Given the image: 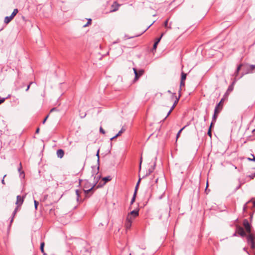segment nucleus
I'll return each mask as SVG.
<instances>
[{
	"mask_svg": "<svg viewBox=\"0 0 255 255\" xmlns=\"http://www.w3.org/2000/svg\"><path fill=\"white\" fill-rule=\"evenodd\" d=\"M101 176L100 175L97 176V180L95 182V183L92 185L90 182H89L88 180H85L84 181V191L86 195H87L89 193L91 192L92 194L94 192V187L96 186L98 180L100 178Z\"/></svg>",
	"mask_w": 255,
	"mask_h": 255,
	"instance_id": "nucleus-1",
	"label": "nucleus"
},
{
	"mask_svg": "<svg viewBox=\"0 0 255 255\" xmlns=\"http://www.w3.org/2000/svg\"><path fill=\"white\" fill-rule=\"evenodd\" d=\"M247 240L248 244L250 246L252 249H255V235L252 233L247 236Z\"/></svg>",
	"mask_w": 255,
	"mask_h": 255,
	"instance_id": "nucleus-2",
	"label": "nucleus"
},
{
	"mask_svg": "<svg viewBox=\"0 0 255 255\" xmlns=\"http://www.w3.org/2000/svg\"><path fill=\"white\" fill-rule=\"evenodd\" d=\"M134 219V217H132L131 215L128 214L125 223V227L127 230L130 228L132 221Z\"/></svg>",
	"mask_w": 255,
	"mask_h": 255,
	"instance_id": "nucleus-3",
	"label": "nucleus"
},
{
	"mask_svg": "<svg viewBox=\"0 0 255 255\" xmlns=\"http://www.w3.org/2000/svg\"><path fill=\"white\" fill-rule=\"evenodd\" d=\"M243 225L246 229L247 232L250 234H252L251 233V225L249 223L248 220L247 219H245L243 221Z\"/></svg>",
	"mask_w": 255,
	"mask_h": 255,
	"instance_id": "nucleus-4",
	"label": "nucleus"
},
{
	"mask_svg": "<svg viewBox=\"0 0 255 255\" xmlns=\"http://www.w3.org/2000/svg\"><path fill=\"white\" fill-rule=\"evenodd\" d=\"M134 73L135 74V77L134 80L135 81L139 79V78L143 75L144 73L143 70H140L137 71L135 68H133Z\"/></svg>",
	"mask_w": 255,
	"mask_h": 255,
	"instance_id": "nucleus-5",
	"label": "nucleus"
},
{
	"mask_svg": "<svg viewBox=\"0 0 255 255\" xmlns=\"http://www.w3.org/2000/svg\"><path fill=\"white\" fill-rule=\"evenodd\" d=\"M24 198L25 196H17L15 204L18 206H21L23 203Z\"/></svg>",
	"mask_w": 255,
	"mask_h": 255,
	"instance_id": "nucleus-6",
	"label": "nucleus"
},
{
	"mask_svg": "<svg viewBox=\"0 0 255 255\" xmlns=\"http://www.w3.org/2000/svg\"><path fill=\"white\" fill-rule=\"evenodd\" d=\"M237 231L240 236L242 237H247V235L244 230L241 227H238L237 228Z\"/></svg>",
	"mask_w": 255,
	"mask_h": 255,
	"instance_id": "nucleus-7",
	"label": "nucleus"
},
{
	"mask_svg": "<svg viewBox=\"0 0 255 255\" xmlns=\"http://www.w3.org/2000/svg\"><path fill=\"white\" fill-rule=\"evenodd\" d=\"M120 5H121L119 4L117 2L115 1L111 6L112 9L111 10V11L114 12L118 10Z\"/></svg>",
	"mask_w": 255,
	"mask_h": 255,
	"instance_id": "nucleus-8",
	"label": "nucleus"
},
{
	"mask_svg": "<svg viewBox=\"0 0 255 255\" xmlns=\"http://www.w3.org/2000/svg\"><path fill=\"white\" fill-rule=\"evenodd\" d=\"M224 99L222 98L220 102L218 104H217V105L215 107V109H217V111L221 112L223 109V103L224 102Z\"/></svg>",
	"mask_w": 255,
	"mask_h": 255,
	"instance_id": "nucleus-9",
	"label": "nucleus"
},
{
	"mask_svg": "<svg viewBox=\"0 0 255 255\" xmlns=\"http://www.w3.org/2000/svg\"><path fill=\"white\" fill-rule=\"evenodd\" d=\"M173 96L174 97H176V100L175 101L173 105H172V106L171 107V108H170V110H171V112L173 111V110L174 109L175 107L176 106V104H177V103L179 101V100L180 99V94H179V96L178 98L176 97V94L175 93H173Z\"/></svg>",
	"mask_w": 255,
	"mask_h": 255,
	"instance_id": "nucleus-10",
	"label": "nucleus"
},
{
	"mask_svg": "<svg viewBox=\"0 0 255 255\" xmlns=\"http://www.w3.org/2000/svg\"><path fill=\"white\" fill-rule=\"evenodd\" d=\"M56 154L58 157L62 158L64 155V152L63 149H59L57 150Z\"/></svg>",
	"mask_w": 255,
	"mask_h": 255,
	"instance_id": "nucleus-11",
	"label": "nucleus"
},
{
	"mask_svg": "<svg viewBox=\"0 0 255 255\" xmlns=\"http://www.w3.org/2000/svg\"><path fill=\"white\" fill-rule=\"evenodd\" d=\"M128 215H131L132 217L135 218L139 215V210L138 209L133 210L129 213Z\"/></svg>",
	"mask_w": 255,
	"mask_h": 255,
	"instance_id": "nucleus-12",
	"label": "nucleus"
},
{
	"mask_svg": "<svg viewBox=\"0 0 255 255\" xmlns=\"http://www.w3.org/2000/svg\"><path fill=\"white\" fill-rule=\"evenodd\" d=\"M235 81H234L232 85H230L229 87H228V88L227 89V92H226V94L225 95H229L230 94V93H231L234 89V84H235Z\"/></svg>",
	"mask_w": 255,
	"mask_h": 255,
	"instance_id": "nucleus-13",
	"label": "nucleus"
},
{
	"mask_svg": "<svg viewBox=\"0 0 255 255\" xmlns=\"http://www.w3.org/2000/svg\"><path fill=\"white\" fill-rule=\"evenodd\" d=\"M220 111H217V109L214 110V113L212 117V121L213 122H214V123H216L217 118L218 117V114L220 113Z\"/></svg>",
	"mask_w": 255,
	"mask_h": 255,
	"instance_id": "nucleus-14",
	"label": "nucleus"
},
{
	"mask_svg": "<svg viewBox=\"0 0 255 255\" xmlns=\"http://www.w3.org/2000/svg\"><path fill=\"white\" fill-rule=\"evenodd\" d=\"M246 67L248 70V71L247 72H246V73L252 72L255 69V65H247Z\"/></svg>",
	"mask_w": 255,
	"mask_h": 255,
	"instance_id": "nucleus-15",
	"label": "nucleus"
},
{
	"mask_svg": "<svg viewBox=\"0 0 255 255\" xmlns=\"http://www.w3.org/2000/svg\"><path fill=\"white\" fill-rule=\"evenodd\" d=\"M44 245H45L44 242H43L41 243L40 249L41 253L43 254V255H46V253H45L44 250Z\"/></svg>",
	"mask_w": 255,
	"mask_h": 255,
	"instance_id": "nucleus-16",
	"label": "nucleus"
},
{
	"mask_svg": "<svg viewBox=\"0 0 255 255\" xmlns=\"http://www.w3.org/2000/svg\"><path fill=\"white\" fill-rule=\"evenodd\" d=\"M13 19V18H12V16H11L10 15L9 16H6L4 18V23H6V24H7L12 19Z\"/></svg>",
	"mask_w": 255,
	"mask_h": 255,
	"instance_id": "nucleus-17",
	"label": "nucleus"
},
{
	"mask_svg": "<svg viewBox=\"0 0 255 255\" xmlns=\"http://www.w3.org/2000/svg\"><path fill=\"white\" fill-rule=\"evenodd\" d=\"M242 66H244V65H243V64H240V65H239L237 67V68L236 71V72H235V73L236 78H237V77H238V73H239V72L240 71V70H241V67H242Z\"/></svg>",
	"mask_w": 255,
	"mask_h": 255,
	"instance_id": "nucleus-18",
	"label": "nucleus"
},
{
	"mask_svg": "<svg viewBox=\"0 0 255 255\" xmlns=\"http://www.w3.org/2000/svg\"><path fill=\"white\" fill-rule=\"evenodd\" d=\"M111 179H112V178L110 176L105 177L103 178V180L104 181L105 184L107 182L111 180Z\"/></svg>",
	"mask_w": 255,
	"mask_h": 255,
	"instance_id": "nucleus-19",
	"label": "nucleus"
},
{
	"mask_svg": "<svg viewBox=\"0 0 255 255\" xmlns=\"http://www.w3.org/2000/svg\"><path fill=\"white\" fill-rule=\"evenodd\" d=\"M186 75L187 74L182 71L181 72V81H184L186 78Z\"/></svg>",
	"mask_w": 255,
	"mask_h": 255,
	"instance_id": "nucleus-20",
	"label": "nucleus"
},
{
	"mask_svg": "<svg viewBox=\"0 0 255 255\" xmlns=\"http://www.w3.org/2000/svg\"><path fill=\"white\" fill-rule=\"evenodd\" d=\"M18 10L17 8L14 9L13 12H12L11 14L10 15L11 16H12V18H13V17L15 16V15L18 13Z\"/></svg>",
	"mask_w": 255,
	"mask_h": 255,
	"instance_id": "nucleus-21",
	"label": "nucleus"
},
{
	"mask_svg": "<svg viewBox=\"0 0 255 255\" xmlns=\"http://www.w3.org/2000/svg\"><path fill=\"white\" fill-rule=\"evenodd\" d=\"M125 131V129L124 128H122L119 132L115 135V137H118L121 135Z\"/></svg>",
	"mask_w": 255,
	"mask_h": 255,
	"instance_id": "nucleus-22",
	"label": "nucleus"
},
{
	"mask_svg": "<svg viewBox=\"0 0 255 255\" xmlns=\"http://www.w3.org/2000/svg\"><path fill=\"white\" fill-rule=\"evenodd\" d=\"M135 196H136V191H134L133 196L131 200V201H130L131 204H132L133 203V202L135 201Z\"/></svg>",
	"mask_w": 255,
	"mask_h": 255,
	"instance_id": "nucleus-23",
	"label": "nucleus"
},
{
	"mask_svg": "<svg viewBox=\"0 0 255 255\" xmlns=\"http://www.w3.org/2000/svg\"><path fill=\"white\" fill-rule=\"evenodd\" d=\"M76 195H77V201H79L80 195L79 191V190L78 189L76 190Z\"/></svg>",
	"mask_w": 255,
	"mask_h": 255,
	"instance_id": "nucleus-24",
	"label": "nucleus"
},
{
	"mask_svg": "<svg viewBox=\"0 0 255 255\" xmlns=\"http://www.w3.org/2000/svg\"><path fill=\"white\" fill-rule=\"evenodd\" d=\"M185 128V127H184L183 128H182L181 129H180L179 130V131L178 132L177 135H176V140L178 138V137H179L180 136V133L181 132V131L183 130V129H184V128Z\"/></svg>",
	"mask_w": 255,
	"mask_h": 255,
	"instance_id": "nucleus-25",
	"label": "nucleus"
},
{
	"mask_svg": "<svg viewBox=\"0 0 255 255\" xmlns=\"http://www.w3.org/2000/svg\"><path fill=\"white\" fill-rule=\"evenodd\" d=\"M180 88L179 92H180L181 91V87H184L185 86V82L183 81H180Z\"/></svg>",
	"mask_w": 255,
	"mask_h": 255,
	"instance_id": "nucleus-26",
	"label": "nucleus"
},
{
	"mask_svg": "<svg viewBox=\"0 0 255 255\" xmlns=\"http://www.w3.org/2000/svg\"><path fill=\"white\" fill-rule=\"evenodd\" d=\"M91 21H92L91 19H90V18L89 19L87 23L84 25V27H86V26H88L89 25H90L91 23Z\"/></svg>",
	"mask_w": 255,
	"mask_h": 255,
	"instance_id": "nucleus-27",
	"label": "nucleus"
},
{
	"mask_svg": "<svg viewBox=\"0 0 255 255\" xmlns=\"http://www.w3.org/2000/svg\"><path fill=\"white\" fill-rule=\"evenodd\" d=\"M99 152H100V149H99L96 153V156H97L98 157V160H97V161H98V163H99V160H100V156H99Z\"/></svg>",
	"mask_w": 255,
	"mask_h": 255,
	"instance_id": "nucleus-28",
	"label": "nucleus"
},
{
	"mask_svg": "<svg viewBox=\"0 0 255 255\" xmlns=\"http://www.w3.org/2000/svg\"><path fill=\"white\" fill-rule=\"evenodd\" d=\"M34 207H35V210H37V206H38V205L39 204L38 202L36 201V200H34Z\"/></svg>",
	"mask_w": 255,
	"mask_h": 255,
	"instance_id": "nucleus-29",
	"label": "nucleus"
},
{
	"mask_svg": "<svg viewBox=\"0 0 255 255\" xmlns=\"http://www.w3.org/2000/svg\"><path fill=\"white\" fill-rule=\"evenodd\" d=\"M153 168L149 169L148 172L146 173V176H147L149 175L150 173H151L153 172Z\"/></svg>",
	"mask_w": 255,
	"mask_h": 255,
	"instance_id": "nucleus-30",
	"label": "nucleus"
},
{
	"mask_svg": "<svg viewBox=\"0 0 255 255\" xmlns=\"http://www.w3.org/2000/svg\"><path fill=\"white\" fill-rule=\"evenodd\" d=\"M16 213V211H14L13 212V213H12V218H11V220H10V223H11L13 222V218H14V216L15 215Z\"/></svg>",
	"mask_w": 255,
	"mask_h": 255,
	"instance_id": "nucleus-31",
	"label": "nucleus"
},
{
	"mask_svg": "<svg viewBox=\"0 0 255 255\" xmlns=\"http://www.w3.org/2000/svg\"><path fill=\"white\" fill-rule=\"evenodd\" d=\"M7 98H8V97H6V98H2L0 99V104H2V103H3L5 101V100L6 99H7Z\"/></svg>",
	"mask_w": 255,
	"mask_h": 255,
	"instance_id": "nucleus-32",
	"label": "nucleus"
},
{
	"mask_svg": "<svg viewBox=\"0 0 255 255\" xmlns=\"http://www.w3.org/2000/svg\"><path fill=\"white\" fill-rule=\"evenodd\" d=\"M163 35V34L162 33L160 37L156 38L155 42H156L157 43H159V41H160V40L161 39V37H162Z\"/></svg>",
	"mask_w": 255,
	"mask_h": 255,
	"instance_id": "nucleus-33",
	"label": "nucleus"
},
{
	"mask_svg": "<svg viewBox=\"0 0 255 255\" xmlns=\"http://www.w3.org/2000/svg\"><path fill=\"white\" fill-rule=\"evenodd\" d=\"M251 201H252V200H250V201H249L248 203H247L245 205H244V207H243V210H244V211H245L246 210L247 208V204L248 203H250V202H251Z\"/></svg>",
	"mask_w": 255,
	"mask_h": 255,
	"instance_id": "nucleus-34",
	"label": "nucleus"
},
{
	"mask_svg": "<svg viewBox=\"0 0 255 255\" xmlns=\"http://www.w3.org/2000/svg\"><path fill=\"white\" fill-rule=\"evenodd\" d=\"M207 134H208V135L209 136L211 137V136H212V132H211V128H209Z\"/></svg>",
	"mask_w": 255,
	"mask_h": 255,
	"instance_id": "nucleus-35",
	"label": "nucleus"
},
{
	"mask_svg": "<svg viewBox=\"0 0 255 255\" xmlns=\"http://www.w3.org/2000/svg\"><path fill=\"white\" fill-rule=\"evenodd\" d=\"M252 156L253 157V158H248V159L250 161H255V157L254 154H252Z\"/></svg>",
	"mask_w": 255,
	"mask_h": 255,
	"instance_id": "nucleus-36",
	"label": "nucleus"
},
{
	"mask_svg": "<svg viewBox=\"0 0 255 255\" xmlns=\"http://www.w3.org/2000/svg\"><path fill=\"white\" fill-rule=\"evenodd\" d=\"M249 177L251 179H253L255 177V172L251 175H249Z\"/></svg>",
	"mask_w": 255,
	"mask_h": 255,
	"instance_id": "nucleus-37",
	"label": "nucleus"
},
{
	"mask_svg": "<svg viewBox=\"0 0 255 255\" xmlns=\"http://www.w3.org/2000/svg\"><path fill=\"white\" fill-rule=\"evenodd\" d=\"M168 19L166 20L165 21V22H164V26H165L166 28H168V26H167V25H168Z\"/></svg>",
	"mask_w": 255,
	"mask_h": 255,
	"instance_id": "nucleus-38",
	"label": "nucleus"
},
{
	"mask_svg": "<svg viewBox=\"0 0 255 255\" xmlns=\"http://www.w3.org/2000/svg\"><path fill=\"white\" fill-rule=\"evenodd\" d=\"M158 43L156 42H155L154 44H153V49H156V47H157V46L158 45Z\"/></svg>",
	"mask_w": 255,
	"mask_h": 255,
	"instance_id": "nucleus-39",
	"label": "nucleus"
},
{
	"mask_svg": "<svg viewBox=\"0 0 255 255\" xmlns=\"http://www.w3.org/2000/svg\"><path fill=\"white\" fill-rule=\"evenodd\" d=\"M100 132L103 134L105 133V131L104 129L102 127H100Z\"/></svg>",
	"mask_w": 255,
	"mask_h": 255,
	"instance_id": "nucleus-40",
	"label": "nucleus"
},
{
	"mask_svg": "<svg viewBox=\"0 0 255 255\" xmlns=\"http://www.w3.org/2000/svg\"><path fill=\"white\" fill-rule=\"evenodd\" d=\"M32 83H33V82H31L29 83V84L27 86V88H26V90H25V91H28V90L29 89V88H30V85H31Z\"/></svg>",
	"mask_w": 255,
	"mask_h": 255,
	"instance_id": "nucleus-41",
	"label": "nucleus"
},
{
	"mask_svg": "<svg viewBox=\"0 0 255 255\" xmlns=\"http://www.w3.org/2000/svg\"><path fill=\"white\" fill-rule=\"evenodd\" d=\"M20 207H21V206H18V205H16V208H15V209H14V211H16V212L17 213V211H18V210L19 209V208H20Z\"/></svg>",
	"mask_w": 255,
	"mask_h": 255,
	"instance_id": "nucleus-42",
	"label": "nucleus"
},
{
	"mask_svg": "<svg viewBox=\"0 0 255 255\" xmlns=\"http://www.w3.org/2000/svg\"><path fill=\"white\" fill-rule=\"evenodd\" d=\"M48 116H48V115H47V116L45 118V119L43 120V122H42V123H43V124H44V123H45V122H46V121L47 120V118H48Z\"/></svg>",
	"mask_w": 255,
	"mask_h": 255,
	"instance_id": "nucleus-43",
	"label": "nucleus"
},
{
	"mask_svg": "<svg viewBox=\"0 0 255 255\" xmlns=\"http://www.w3.org/2000/svg\"><path fill=\"white\" fill-rule=\"evenodd\" d=\"M57 111V110L56 109V108H52V109H51V110H50V113L53 112H54V111Z\"/></svg>",
	"mask_w": 255,
	"mask_h": 255,
	"instance_id": "nucleus-44",
	"label": "nucleus"
},
{
	"mask_svg": "<svg viewBox=\"0 0 255 255\" xmlns=\"http://www.w3.org/2000/svg\"><path fill=\"white\" fill-rule=\"evenodd\" d=\"M171 110H169V112H168L167 113V116H166V117L165 118V119L167 118V117L171 114Z\"/></svg>",
	"mask_w": 255,
	"mask_h": 255,
	"instance_id": "nucleus-45",
	"label": "nucleus"
},
{
	"mask_svg": "<svg viewBox=\"0 0 255 255\" xmlns=\"http://www.w3.org/2000/svg\"><path fill=\"white\" fill-rule=\"evenodd\" d=\"M6 176V175H4L3 176V178L2 179V180H1V183L2 184L4 185L5 184V182H4V178Z\"/></svg>",
	"mask_w": 255,
	"mask_h": 255,
	"instance_id": "nucleus-46",
	"label": "nucleus"
},
{
	"mask_svg": "<svg viewBox=\"0 0 255 255\" xmlns=\"http://www.w3.org/2000/svg\"><path fill=\"white\" fill-rule=\"evenodd\" d=\"M215 123H214V122H213V121H212L211 124H210V126L209 127V128H212V127L213 126V125L215 124Z\"/></svg>",
	"mask_w": 255,
	"mask_h": 255,
	"instance_id": "nucleus-47",
	"label": "nucleus"
},
{
	"mask_svg": "<svg viewBox=\"0 0 255 255\" xmlns=\"http://www.w3.org/2000/svg\"><path fill=\"white\" fill-rule=\"evenodd\" d=\"M141 162H142V157H141V158H140V165H139V169H141Z\"/></svg>",
	"mask_w": 255,
	"mask_h": 255,
	"instance_id": "nucleus-48",
	"label": "nucleus"
},
{
	"mask_svg": "<svg viewBox=\"0 0 255 255\" xmlns=\"http://www.w3.org/2000/svg\"><path fill=\"white\" fill-rule=\"evenodd\" d=\"M117 137H115V135L110 138L111 140H113L114 139L117 138Z\"/></svg>",
	"mask_w": 255,
	"mask_h": 255,
	"instance_id": "nucleus-49",
	"label": "nucleus"
},
{
	"mask_svg": "<svg viewBox=\"0 0 255 255\" xmlns=\"http://www.w3.org/2000/svg\"><path fill=\"white\" fill-rule=\"evenodd\" d=\"M253 208H254L255 207V201H253Z\"/></svg>",
	"mask_w": 255,
	"mask_h": 255,
	"instance_id": "nucleus-50",
	"label": "nucleus"
},
{
	"mask_svg": "<svg viewBox=\"0 0 255 255\" xmlns=\"http://www.w3.org/2000/svg\"><path fill=\"white\" fill-rule=\"evenodd\" d=\"M39 128H37L36 130V133H38L39 132Z\"/></svg>",
	"mask_w": 255,
	"mask_h": 255,
	"instance_id": "nucleus-51",
	"label": "nucleus"
},
{
	"mask_svg": "<svg viewBox=\"0 0 255 255\" xmlns=\"http://www.w3.org/2000/svg\"><path fill=\"white\" fill-rule=\"evenodd\" d=\"M120 42L119 40H117L116 41H115L113 42V44L117 43Z\"/></svg>",
	"mask_w": 255,
	"mask_h": 255,
	"instance_id": "nucleus-52",
	"label": "nucleus"
},
{
	"mask_svg": "<svg viewBox=\"0 0 255 255\" xmlns=\"http://www.w3.org/2000/svg\"><path fill=\"white\" fill-rule=\"evenodd\" d=\"M20 167H19V168H18V171H19V172H20L21 168V163H20Z\"/></svg>",
	"mask_w": 255,
	"mask_h": 255,
	"instance_id": "nucleus-53",
	"label": "nucleus"
},
{
	"mask_svg": "<svg viewBox=\"0 0 255 255\" xmlns=\"http://www.w3.org/2000/svg\"><path fill=\"white\" fill-rule=\"evenodd\" d=\"M140 180H141V179H140V178H139V180H138V182H137V184H136V185H139V182H140Z\"/></svg>",
	"mask_w": 255,
	"mask_h": 255,
	"instance_id": "nucleus-54",
	"label": "nucleus"
},
{
	"mask_svg": "<svg viewBox=\"0 0 255 255\" xmlns=\"http://www.w3.org/2000/svg\"><path fill=\"white\" fill-rule=\"evenodd\" d=\"M138 186V185H136L135 189V191H137V189Z\"/></svg>",
	"mask_w": 255,
	"mask_h": 255,
	"instance_id": "nucleus-55",
	"label": "nucleus"
},
{
	"mask_svg": "<svg viewBox=\"0 0 255 255\" xmlns=\"http://www.w3.org/2000/svg\"><path fill=\"white\" fill-rule=\"evenodd\" d=\"M253 133H254V135H255V129H254L253 130Z\"/></svg>",
	"mask_w": 255,
	"mask_h": 255,
	"instance_id": "nucleus-56",
	"label": "nucleus"
},
{
	"mask_svg": "<svg viewBox=\"0 0 255 255\" xmlns=\"http://www.w3.org/2000/svg\"><path fill=\"white\" fill-rule=\"evenodd\" d=\"M168 93H170V94H171V93H171V91H170V90H168Z\"/></svg>",
	"mask_w": 255,
	"mask_h": 255,
	"instance_id": "nucleus-57",
	"label": "nucleus"
},
{
	"mask_svg": "<svg viewBox=\"0 0 255 255\" xmlns=\"http://www.w3.org/2000/svg\"><path fill=\"white\" fill-rule=\"evenodd\" d=\"M99 167L98 166L97 168V170L98 171L99 170Z\"/></svg>",
	"mask_w": 255,
	"mask_h": 255,
	"instance_id": "nucleus-58",
	"label": "nucleus"
},
{
	"mask_svg": "<svg viewBox=\"0 0 255 255\" xmlns=\"http://www.w3.org/2000/svg\"><path fill=\"white\" fill-rule=\"evenodd\" d=\"M86 114H85L83 117H85L86 116Z\"/></svg>",
	"mask_w": 255,
	"mask_h": 255,
	"instance_id": "nucleus-59",
	"label": "nucleus"
}]
</instances>
